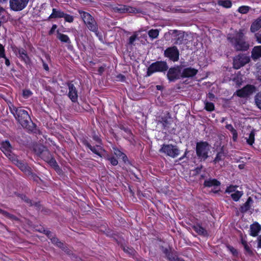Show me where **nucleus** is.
<instances>
[{"label":"nucleus","instance_id":"1","mask_svg":"<svg viewBox=\"0 0 261 261\" xmlns=\"http://www.w3.org/2000/svg\"><path fill=\"white\" fill-rule=\"evenodd\" d=\"M245 30L244 29L236 31L233 35H229L227 40L237 51H246L248 50L250 44L246 41Z\"/></svg>","mask_w":261,"mask_h":261},{"label":"nucleus","instance_id":"2","mask_svg":"<svg viewBox=\"0 0 261 261\" xmlns=\"http://www.w3.org/2000/svg\"><path fill=\"white\" fill-rule=\"evenodd\" d=\"M14 117L23 128L31 132L34 131L35 129L36 125L32 121L28 112L22 108L16 111V114L14 115Z\"/></svg>","mask_w":261,"mask_h":261},{"label":"nucleus","instance_id":"3","mask_svg":"<svg viewBox=\"0 0 261 261\" xmlns=\"http://www.w3.org/2000/svg\"><path fill=\"white\" fill-rule=\"evenodd\" d=\"M211 145L206 141H200L196 143V153L200 161H205L208 157V152Z\"/></svg>","mask_w":261,"mask_h":261},{"label":"nucleus","instance_id":"4","mask_svg":"<svg viewBox=\"0 0 261 261\" xmlns=\"http://www.w3.org/2000/svg\"><path fill=\"white\" fill-rule=\"evenodd\" d=\"M79 13L88 29L91 32H96L98 25L94 17L89 13L82 10H79Z\"/></svg>","mask_w":261,"mask_h":261},{"label":"nucleus","instance_id":"5","mask_svg":"<svg viewBox=\"0 0 261 261\" xmlns=\"http://www.w3.org/2000/svg\"><path fill=\"white\" fill-rule=\"evenodd\" d=\"M184 65H175L168 69L167 77L169 82H172L182 79V68Z\"/></svg>","mask_w":261,"mask_h":261},{"label":"nucleus","instance_id":"6","mask_svg":"<svg viewBox=\"0 0 261 261\" xmlns=\"http://www.w3.org/2000/svg\"><path fill=\"white\" fill-rule=\"evenodd\" d=\"M168 66L166 61H156L152 63L147 68L146 76H150L156 72H165L167 71Z\"/></svg>","mask_w":261,"mask_h":261},{"label":"nucleus","instance_id":"7","mask_svg":"<svg viewBox=\"0 0 261 261\" xmlns=\"http://www.w3.org/2000/svg\"><path fill=\"white\" fill-rule=\"evenodd\" d=\"M159 152L172 158H176L180 153L178 147L172 144H163Z\"/></svg>","mask_w":261,"mask_h":261},{"label":"nucleus","instance_id":"8","mask_svg":"<svg viewBox=\"0 0 261 261\" xmlns=\"http://www.w3.org/2000/svg\"><path fill=\"white\" fill-rule=\"evenodd\" d=\"M250 62L249 56L243 54H240L236 56L233 59V67L235 69H239L244 66Z\"/></svg>","mask_w":261,"mask_h":261},{"label":"nucleus","instance_id":"9","mask_svg":"<svg viewBox=\"0 0 261 261\" xmlns=\"http://www.w3.org/2000/svg\"><path fill=\"white\" fill-rule=\"evenodd\" d=\"M164 55L173 62L178 61L179 51L175 46L169 47L164 50Z\"/></svg>","mask_w":261,"mask_h":261},{"label":"nucleus","instance_id":"10","mask_svg":"<svg viewBox=\"0 0 261 261\" xmlns=\"http://www.w3.org/2000/svg\"><path fill=\"white\" fill-rule=\"evenodd\" d=\"M256 90V88L252 85H247L241 89L238 90L234 95L240 97H246L252 94Z\"/></svg>","mask_w":261,"mask_h":261},{"label":"nucleus","instance_id":"11","mask_svg":"<svg viewBox=\"0 0 261 261\" xmlns=\"http://www.w3.org/2000/svg\"><path fill=\"white\" fill-rule=\"evenodd\" d=\"M29 0H10V8L14 11H20L24 9Z\"/></svg>","mask_w":261,"mask_h":261},{"label":"nucleus","instance_id":"12","mask_svg":"<svg viewBox=\"0 0 261 261\" xmlns=\"http://www.w3.org/2000/svg\"><path fill=\"white\" fill-rule=\"evenodd\" d=\"M113 10L115 12L119 13H139L140 12V10L137 9L135 8L125 5H119L118 6L115 7L113 8Z\"/></svg>","mask_w":261,"mask_h":261},{"label":"nucleus","instance_id":"13","mask_svg":"<svg viewBox=\"0 0 261 261\" xmlns=\"http://www.w3.org/2000/svg\"><path fill=\"white\" fill-rule=\"evenodd\" d=\"M182 79L184 78H192L195 76L198 73V70L191 67H186L182 68Z\"/></svg>","mask_w":261,"mask_h":261},{"label":"nucleus","instance_id":"14","mask_svg":"<svg viewBox=\"0 0 261 261\" xmlns=\"http://www.w3.org/2000/svg\"><path fill=\"white\" fill-rule=\"evenodd\" d=\"M67 85L69 89L68 97L72 102H75L77 101L78 97L77 90L71 83H68Z\"/></svg>","mask_w":261,"mask_h":261},{"label":"nucleus","instance_id":"15","mask_svg":"<svg viewBox=\"0 0 261 261\" xmlns=\"http://www.w3.org/2000/svg\"><path fill=\"white\" fill-rule=\"evenodd\" d=\"M171 32L170 33L173 36V39L174 41V44L176 45L182 44L184 39L182 33L177 30H171Z\"/></svg>","mask_w":261,"mask_h":261},{"label":"nucleus","instance_id":"16","mask_svg":"<svg viewBox=\"0 0 261 261\" xmlns=\"http://www.w3.org/2000/svg\"><path fill=\"white\" fill-rule=\"evenodd\" d=\"M81 142L85 146L88 147L93 153L97 154L100 157L102 156L101 153L99 152V150L101 149L97 148L96 146H92L88 142L87 139H86V138H83L81 140Z\"/></svg>","mask_w":261,"mask_h":261},{"label":"nucleus","instance_id":"17","mask_svg":"<svg viewBox=\"0 0 261 261\" xmlns=\"http://www.w3.org/2000/svg\"><path fill=\"white\" fill-rule=\"evenodd\" d=\"M251 58L254 61L261 58V45L253 47L251 52Z\"/></svg>","mask_w":261,"mask_h":261},{"label":"nucleus","instance_id":"18","mask_svg":"<svg viewBox=\"0 0 261 261\" xmlns=\"http://www.w3.org/2000/svg\"><path fill=\"white\" fill-rule=\"evenodd\" d=\"M18 57L24 61L25 64H29L31 62L30 59L27 54V51L23 48H19L18 50Z\"/></svg>","mask_w":261,"mask_h":261},{"label":"nucleus","instance_id":"19","mask_svg":"<svg viewBox=\"0 0 261 261\" xmlns=\"http://www.w3.org/2000/svg\"><path fill=\"white\" fill-rule=\"evenodd\" d=\"M64 12L62 11L60 9H57L56 8L53 9L52 13L49 15V16L47 18V20H49L53 18H63L64 16Z\"/></svg>","mask_w":261,"mask_h":261},{"label":"nucleus","instance_id":"20","mask_svg":"<svg viewBox=\"0 0 261 261\" xmlns=\"http://www.w3.org/2000/svg\"><path fill=\"white\" fill-rule=\"evenodd\" d=\"M16 166H17L26 175L31 173V170H32L31 168L24 161L20 160Z\"/></svg>","mask_w":261,"mask_h":261},{"label":"nucleus","instance_id":"21","mask_svg":"<svg viewBox=\"0 0 261 261\" xmlns=\"http://www.w3.org/2000/svg\"><path fill=\"white\" fill-rule=\"evenodd\" d=\"M0 148L4 154L7 155L12 151V147L9 141H5L2 142Z\"/></svg>","mask_w":261,"mask_h":261},{"label":"nucleus","instance_id":"22","mask_svg":"<svg viewBox=\"0 0 261 261\" xmlns=\"http://www.w3.org/2000/svg\"><path fill=\"white\" fill-rule=\"evenodd\" d=\"M261 230V226L257 222H255L250 225V234L253 237H256Z\"/></svg>","mask_w":261,"mask_h":261},{"label":"nucleus","instance_id":"23","mask_svg":"<svg viewBox=\"0 0 261 261\" xmlns=\"http://www.w3.org/2000/svg\"><path fill=\"white\" fill-rule=\"evenodd\" d=\"M171 120L170 117L167 116L162 117L158 121V124H161L164 129H168L171 124Z\"/></svg>","mask_w":261,"mask_h":261},{"label":"nucleus","instance_id":"24","mask_svg":"<svg viewBox=\"0 0 261 261\" xmlns=\"http://www.w3.org/2000/svg\"><path fill=\"white\" fill-rule=\"evenodd\" d=\"M221 185V183L217 179L215 178H209L205 180L203 185L205 187H218Z\"/></svg>","mask_w":261,"mask_h":261},{"label":"nucleus","instance_id":"25","mask_svg":"<svg viewBox=\"0 0 261 261\" xmlns=\"http://www.w3.org/2000/svg\"><path fill=\"white\" fill-rule=\"evenodd\" d=\"M192 228L199 235L203 237H207L208 235L207 231L198 224L193 226Z\"/></svg>","mask_w":261,"mask_h":261},{"label":"nucleus","instance_id":"26","mask_svg":"<svg viewBox=\"0 0 261 261\" xmlns=\"http://www.w3.org/2000/svg\"><path fill=\"white\" fill-rule=\"evenodd\" d=\"M114 153L116 156L120 159H121L124 163H128V160L125 154L121 152L116 148H113Z\"/></svg>","mask_w":261,"mask_h":261},{"label":"nucleus","instance_id":"27","mask_svg":"<svg viewBox=\"0 0 261 261\" xmlns=\"http://www.w3.org/2000/svg\"><path fill=\"white\" fill-rule=\"evenodd\" d=\"M261 28V21L257 18L251 24L250 30L252 33H255Z\"/></svg>","mask_w":261,"mask_h":261},{"label":"nucleus","instance_id":"28","mask_svg":"<svg viewBox=\"0 0 261 261\" xmlns=\"http://www.w3.org/2000/svg\"><path fill=\"white\" fill-rule=\"evenodd\" d=\"M226 156V153L224 152V150L223 148L222 147L220 151H219L215 157V159L213 161L214 164H216L217 163L223 161L224 160Z\"/></svg>","mask_w":261,"mask_h":261},{"label":"nucleus","instance_id":"29","mask_svg":"<svg viewBox=\"0 0 261 261\" xmlns=\"http://www.w3.org/2000/svg\"><path fill=\"white\" fill-rule=\"evenodd\" d=\"M253 201L252 198L251 197H249L246 202L241 206L240 208V211L242 213H245L247 211H248L250 208V203Z\"/></svg>","mask_w":261,"mask_h":261},{"label":"nucleus","instance_id":"30","mask_svg":"<svg viewBox=\"0 0 261 261\" xmlns=\"http://www.w3.org/2000/svg\"><path fill=\"white\" fill-rule=\"evenodd\" d=\"M217 4L225 8H230L232 6V2L230 0H218Z\"/></svg>","mask_w":261,"mask_h":261},{"label":"nucleus","instance_id":"31","mask_svg":"<svg viewBox=\"0 0 261 261\" xmlns=\"http://www.w3.org/2000/svg\"><path fill=\"white\" fill-rule=\"evenodd\" d=\"M46 148L44 145L39 144L34 147V150L36 154L40 156Z\"/></svg>","mask_w":261,"mask_h":261},{"label":"nucleus","instance_id":"32","mask_svg":"<svg viewBox=\"0 0 261 261\" xmlns=\"http://www.w3.org/2000/svg\"><path fill=\"white\" fill-rule=\"evenodd\" d=\"M57 38L62 42L70 43L71 41L67 35L59 33L57 31Z\"/></svg>","mask_w":261,"mask_h":261},{"label":"nucleus","instance_id":"33","mask_svg":"<svg viewBox=\"0 0 261 261\" xmlns=\"http://www.w3.org/2000/svg\"><path fill=\"white\" fill-rule=\"evenodd\" d=\"M40 157L44 161L47 162L49 160H50L52 155L49 150L46 148V149L44 151V152L42 153V154L40 156Z\"/></svg>","mask_w":261,"mask_h":261},{"label":"nucleus","instance_id":"34","mask_svg":"<svg viewBox=\"0 0 261 261\" xmlns=\"http://www.w3.org/2000/svg\"><path fill=\"white\" fill-rule=\"evenodd\" d=\"M9 159L15 165L18 163V162L20 161L18 159V156L16 155L14 153L11 151L8 154L6 155Z\"/></svg>","mask_w":261,"mask_h":261},{"label":"nucleus","instance_id":"35","mask_svg":"<svg viewBox=\"0 0 261 261\" xmlns=\"http://www.w3.org/2000/svg\"><path fill=\"white\" fill-rule=\"evenodd\" d=\"M254 136H255V133H254V131L252 130L250 133L248 137H246L245 138L246 142L249 145H252V144L254 143Z\"/></svg>","mask_w":261,"mask_h":261},{"label":"nucleus","instance_id":"36","mask_svg":"<svg viewBox=\"0 0 261 261\" xmlns=\"http://www.w3.org/2000/svg\"><path fill=\"white\" fill-rule=\"evenodd\" d=\"M243 194V193L242 191H237L235 192L234 193H232L231 194V197L234 201H238L240 199V198L242 197Z\"/></svg>","mask_w":261,"mask_h":261},{"label":"nucleus","instance_id":"37","mask_svg":"<svg viewBox=\"0 0 261 261\" xmlns=\"http://www.w3.org/2000/svg\"><path fill=\"white\" fill-rule=\"evenodd\" d=\"M159 34V31L157 29H151L148 32V36L152 39L158 38Z\"/></svg>","mask_w":261,"mask_h":261},{"label":"nucleus","instance_id":"38","mask_svg":"<svg viewBox=\"0 0 261 261\" xmlns=\"http://www.w3.org/2000/svg\"><path fill=\"white\" fill-rule=\"evenodd\" d=\"M204 109L207 111H213L215 109V106L213 102L205 101L204 102Z\"/></svg>","mask_w":261,"mask_h":261},{"label":"nucleus","instance_id":"39","mask_svg":"<svg viewBox=\"0 0 261 261\" xmlns=\"http://www.w3.org/2000/svg\"><path fill=\"white\" fill-rule=\"evenodd\" d=\"M169 261H185L182 258L179 257L175 253L169 255L168 259Z\"/></svg>","mask_w":261,"mask_h":261},{"label":"nucleus","instance_id":"40","mask_svg":"<svg viewBox=\"0 0 261 261\" xmlns=\"http://www.w3.org/2000/svg\"><path fill=\"white\" fill-rule=\"evenodd\" d=\"M255 102L257 107L261 110V92L255 95Z\"/></svg>","mask_w":261,"mask_h":261},{"label":"nucleus","instance_id":"41","mask_svg":"<svg viewBox=\"0 0 261 261\" xmlns=\"http://www.w3.org/2000/svg\"><path fill=\"white\" fill-rule=\"evenodd\" d=\"M92 138L93 139L98 143V144L96 145V147L100 149H102V141L100 139V138L95 134L93 136Z\"/></svg>","mask_w":261,"mask_h":261},{"label":"nucleus","instance_id":"42","mask_svg":"<svg viewBox=\"0 0 261 261\" xmlns=\"http://www.w3.org/2000/svg\"><path fill=\"white\" fill-rule=\"evenodd\" d=\"M233 82L234 83V84L237 88L240 87L242 85L243 83L242 78H241L239 76L234 77L233 79Z\"/></svg>","mask_w":261,"mask_h":261},{"label":"nucleus","instance_id":"43","mask_svg":"<svg viewBox=\"0 0 261 261\" xmlns=\"http://www.w3.org/2000/svg\"><path fill=\"white\" fill-rule=\"evenodd\" d=\"M19 197L24 202L28 203L30 206L33 205V201L30 199L26 195L19 194Z\"/></svg>","mask_w":261,"mask_h":261},{"label":"nucleus","instance_id":"44","mask_svg":"<svg viewBox=\"0 0 261 261\" xmlns=\"http://www.w3.org/2000/svg\"><path fill=\"white\" fill-rule=\"evenodd\" d=\"M27 175L30 176L31 179L37 183H39L40 181H42L40 178H39L36 174L32 172V170H31V173L28 174Z\"/></svg>","mask_w":261,"mask_h":261},{"label":"nucleus","instance_id":"45","mask_svg":"<svg viewBox=\"0 0 261 261\" xmlns=\"http://www.w3.org/2000/svg\"><path fill=\"white\" fill-rule=\"evenodd\" d=\"M250 8L249 6H243L240 7L238 9V11L242 14H246L248 12Z\"/></svg>","mask_w":261,"mask_h":261},{"label":"nucleus","instance_id":"46","mask_svg":"<svg viewBox=\"0 0 261 261\" xmlns=\"http://www.w3.org/2000/svg\"><path fill=\"white\" fill-rule=\"evenodd\" d=\"M64 16H63V18H64L65 21L70 23L72 22L73 21L74 17L73 16L66 13H64Z\"/></svg>","mask_w":261,"mask_h":261},{"label":"nucleus","instance_id":"47","mask_svg":"<svg viewBox=\"0 0 261 261\" xmlns=\"http://www.w3.org/2000/svg\"><path fill=\"white\" fill-rule=\"evenodd\" d=\"M21 107H16L13 105H12L11 106L9 107V109L11 112V113L14 116V115H16V111L17 110H20Z\"/></svg>","mask_w":261,"mask_h":261},{"label":"nucleus","instance_id":"48","mask_svg":"<svg viewBox=\"0 0 261 261\" xmlns=\"http://www.w3.org/2000/svg\"><path fill=\"white\" fill-rule=\"evenodd\" d=\"M227 249H228V250L234 255V256H237L238 255V251L237 250L234 248H233L232 246H230V245H228L227 246Z\"/></svg>","mask_w":261,"mask_h":261},{"label":"nucleus","instance_id":"49","mask_svg":"<svg viewBox=\"0 0 261 261\" xmlns=\"http://www.w3.org/2000/svg\"><path fill=\"white\" fill-rule=\"evenodd\" d=\"M137 38V34L136 33H135L133 35L130 36L129 38L128 44L130 45H133L134 44V41Z\"/></svg>","mask_w":261,"mask_h":261},{"label":"nucleus","instance_id":"50","mask_svg":"<svg viewBox=\"0 0 261 261\" xmlns=\"http://www.w3.org/2000/svg\"><path fill=\"white\" fill-rule=\"evenodd\" d=\"M237 188H238V186H230L227 188V189H226L225 192L228 193L233 192H236V190Z\"/></svg>","mask_w":261,"mask_h":261},{"label":"nucleus","instance_id":"51","mask_svg":"<svg viewBox=\"0 0 261 261\" xmlns=\"http://www.w3.org/2000/svg\"><path fill=\"white\" fill-rule=\"evenodd\" d=\"M162 248L163 252L166 255V257L167 259H168L169 255H172L173 253V252L170 251L169 249L166 248L162 247Z\"/></svg>","mask_w":261,"mask_h":261},{"label":"nucleus","instance_id":"52","mask_svg":"<svg viewBox=\"0 0 261 261\" xmlns=\"http://www.w3.org/2000/svg\"><path fill=\"white\" fill-rule=\"evenodd\" d=\"M7 217H8V218L11 219V220H15V221H19V219L18 218H17V217H16L15 216L12 215V214H11L9 213H6V215Z\"/></svg>","mask_w":261,"mask_h":261},{"label":"nucleus","instance_id":"53","mask_svg":"<svg viewBox=\"0 0 261 261\" xmlns=\"http://www.w3.org/2000/svg\"><path fill=\"white\" fill-rule=\"evenodd\" d=\"M244 247L246 253H247L248 254L250 255H252L253 254V252L251 250L249 245H248V244L246 245H245V246H244Z\"/></svg>","mask_w":261,"mask_h":261},{"label":"nucleus","instance_id":"54","mask_svg":"<svg viewBox=\"0 0 261 261\" xmlns=\"http://www.w3.org/2000/svg\"><path fill=\"white\" fill-rule=\"evenodd\" d=\"M108 160L111 162V164L113 166H116L118 163L117 160L114 157L109 158Z\"/></svg>","mask_w":261,"mask_h":261},{"label":"nucleus","instance_id":"55","mask_svg":"<svg viewBox=\"0 0 261 261\" xmlns=\"http://www.w3.org/2000/svg\"><path fill=\"white\" fill-rule=\"evenodd\" d=\"M0 58H5L4 47L1 43H0Z\"/></svg>","mask_w":261,"mask_h":261},{"label":"nucleus","instance_id":"56","mask_svg":"<svg viewBox=\"0 0 261 261\" xmlns=\"http://www.w3.org/2000/svg\"><path fill=\"white\" fill-rule=\"evenodd\" d=\"M119 128H120L121 130H123V131H124V132H125L126 133H127L128 135H130V134H131V131H130V130L128 128L126 127H125V126H123V125H120V126H119Z\"/></svg>","mask_w":261,"mask_h":261},{"label":"nucleus","instance_id":"57","mask_svg":"<svg viewBox=\"0 0 261 261\" xmlns=\"http://www.w3.org/2000/svg\"><path fill=\"white\" fill-rule=\"evenodd\" d=\"M254 37L256 41L258 43L261 44V33H255L254 35Z\"/></svg>","mask_w":261,"mask_h":261},{"label":"nucleus","instance_id":"58","mask_svg":"<svg viewBox=\"0 0 261 261\" xmlns=\"http://www.w3.org/2000/svg\"><path fill=\"white\" fill-rule=\"evenodd\" d=\"M47 162L49 163L50 164L55 167H59V166L58 165L56 161L53 156L51 158L50 160H49Z\"/></svg>","mask_w":261,"mask_h":261},{"label":"nucleus","instance_id":"59","mask_svg":"<svg viewBox=\"0 0 261 261\" xmlns=\"http://www.w3.org/2000/svg\"><path fill=\"white\" fill-rule=\"evenodd\" d=\"M44 233L46 235V236L50 239L54 235H53L52 232L48 230H44Z\"/></svg>","mask_w":261,"mask_h":261},{"label":"nucleus","instance_id":"60","mask_svg":"<svg viewBox=\"0 0 261 261\" xmlns=\"http://www.w3.org/2000/svg\"><path fill=\"white\" fill-rule=\"evenodd\" d=\"M32 93L31 91L29 90H23V95L24 97H28L30 96H31L32 95Z\"/></svg>","mask_w":261,"mask_h":261},{"label":"nucleus","instance_id":"61","mask_svg":"<svg viewBox=\"0 0 261 261\" xmlns=\"http://www.w3.org/2000/svg\"><path fill=\"white\" fill-rule=\"evenodd\" d=\"M232 135V140L234 142L237 141L238 138V133L236 130L231 133Z\"/></svg>","mask_w":261,"mask_h":261},{"label":"nucleus","instance_id":"62","mask_svg":"<svg viewBox=\"0 0 261 261\" xmlns=\"http://www.w3.org/2000/svg\"><path fill=\"white\" fill-rule=\"evenodd\" d=\"M57 28V25L56 24H53L51 29L50 30V31L48 32V34L49 35H52L55 32Z\"/></svg>","mask_w":261,"mask_h":261},{"label":"nucleus","instance_id":"63","mask_svg":"<svg viewBox=\"0 0 261 261\" xmlns=\"http://www.w3.org/2000/svg\"><path fill=\"white\" fill-rule=\"evenodd\" d=\"M123 250H124V251H125L129 254H133L134 252V250H133L132 249L128 247H124Z\"/></svg>","mask_w":261,"mask_h":261},{"label":"nucleus","instance_id":"64","mask_svg":"<svg viewBox=\"0 0 261 261\" xmlns=\"http://www.w3.org/2000/svg\"><path fill=\"white\" fill-rule=\"evenodd\" d=\"M50 240L52 243L54 244L55 245H56V244L58 243V242L60 241L57 237L54 236Z\"/></svg>","mask_w":261,"mask_h":261}]
</instances>
